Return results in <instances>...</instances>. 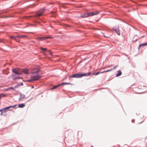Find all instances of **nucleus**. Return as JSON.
Returning <instances> with one entry per match:
<instances>
[{"label": "nucleus", "instance_id": "1", "mask_svg": "<svg viewBox=\"0 0 147 147\" xmlns=\"http://www.w3.org/2000/svg\"><path fill=\"white\" fill-rule=\"evenodd\" d=\"M46 9L45 8H43L40 9L38 11L36 15L31 16L30 20L33 22L35 23H40L42 22L43 23L46 22V20L44 19L40 18L39 16H41Z\"/></svg>", "mask_w": 147, "mask_h": 147}, {"label": "nucleus", "instance_id": "2", "mask_svg": "<svg viewBox=\"0 0 147 147\" xmlns=\"http://www.w3.org/2000/svg\"><path fill=\"white\" fill-rule=\"evenodd\" d=\"M13 74H12V79L13 80H16L17 79L18 80L21 79L22 78L19 76L21 75V73L19 72L16 68H13L12 69Z\"/></svg>", "mask_w": 147, "mask_h": 147}, {"label": "nucleus", "instance_id": "3", "mask_svg": "<svg viewBox=\"0 0 147 147\" xmlns=\"http://www.w3.org/2000/svg\"><path fill=\"white\" fill-rule=\"evenodd\" d=\"M17 106V105H10L8 107L3 108V109L2 110L5 111L6 112H7V111H11V110H10L9 109L11 108H14L15 109H16V107Z\"/></svg>", "mask_w": 147, "mask_h": 147}, {"label": "nucleus", "instance_id": "4", "mask_svg": "<svg viewBox=\"0 0 147 147\" xmlns=\"http://www.w3.org/2000/svg\"><path fill=\"white\" fill-rule=\"evenodd\" d=\"M53 37L51 36H47L46 37H38L36 38V40L42 41L48 39H52Z\"/></svg>", "mask_w": 147, "mask_h": 147}, {"label": "nucleus", "instance_id": "5", "mask_svg": "<svg viewBox=\"0 0 147 147\" xmlns=\"http://www.w3.org/2000/svg\"><path fill=\"white\" fill-rule=\"evenodd\" d=\"M100 12L98 11H96V12H91L86 13L87 17L93 16L99 13Z\"/></svg>", "mask_w": 147, "mask_h": 147}, {"label": "nucleus", "instance_id": "6", "mask_svg": "<svg viewBox=\"0 0 147 147\" xmlns=\"http://www.w3.org/2000/svg\"><path fill=\"white\" fill-rule=\"evenodd\" d=\"M113 30L115 31L118 35H120V33L119 32V26H115L113 28Z\"/></svg>", "mask_w": 147, "mask_h": 147}, {"label": "nucleus", "instance_id": "7", "mask_svg": "<svg viewBox=\"0 0 147 147\" xmlns=\"http://www.w3.org/2000/svg\"><path fill=\"white\" fill-rule=\"evenodd\" d=\"M32 80L34 81H35L38 80L39 78H40L41 77V76H40L39 75H34L32 76Z\"/></svg>", "mask_w": 147, "mask_h": 147}, {"label": "nucleus", "instance_id": "8", "mask_svg": "<svg viewBox=\"0 0 147 147\" xmlns=\"http://www.w3.org/2000/svg\"><path fill=\"white\" fill-rule=\"evenodd\" d=\"M82 77L84 76H90L92 75V72L90 71L88 72V73H82Z\"/></svg>", "mask_w": 147, "mask_h": 147}, {"label": "nucleus", "instance_id": "9", "mask_svg": "<svg viewBox=\"0 0 147 147\" xmlns=\"http://www.w3.org/2000/svg\"><path fill=\"white\" fill-rule=\"evenodd\" d=\"M82 77V73L79 72L76 74V78H80Z\"/></svg>", "mask_w": 147, "mask_h": 147}, {"label": "nucleus", "instance_id": "10", "mask_svg": "<svg viewBox=\"0 0 147 147\" xmlns=\"http://www.w3.org/2000/svg\"><path fill=\"white\" fill-rule=\"evenodd\" d=\"M122 74V73L121 70H119L117 71V73L116 74V77H118L120 76Z\"/></svg>", "mask_w": 147, "mask_h": 147}, {"label": "nucleus", "instance_id": "11", "mask_svg": "<svg viewBox=\"0 0 147 147\" xmlns=\"http://www.w3.org/2000/svg\"><path fill=\"white\" fill-rule=\"evenodd\" d=\"M22 71L23 73L26 74H29L28 70L27 69H22Z\"/></svg>", "mask_w": 147, "mask_h": 147}, {"label": "nucleus", "instance_id": "12", "mask_svg": "<svg viewBox=\"0 0 147 147\" xmlns=\"http://www.w3.org/2000/svg\"><path fill=\"white\" fill-rule=\"evenodd\" d=\"M25 97V96L23 94H20V97L18 99V101H20L22 99H23Z\"/></svg>", "mask_w": 147, "mask_h": 147}, {"label": "nucleus", "instance_id": "13", "mask_svg": "<svg viewBox=\"0 0 147 147\" xmlns=\"http://www.w3.org/2000/svg\"><path fill=\"white\" fill-rule=\"evenodd\" d=\"M25 106V105L24 103L20 104L18 105V107L20 108H23Z\"/></svg>", "mask_w": 147, "mask_h": 147}, {"label": "nucleus", "instance_id": "14", "mask_svg": "<svg viewBox=\"0 0 147 147\" xmlns=\"http://www.w3.org/2000/svg\"><path fill=\"white\" fill-rule=\"evenodd\" d=\"M16 37H17V38H26V36L25 35H17L16 36Z\"/></svg>", "mask_w": 147, "mask_h": 147}, {"label": "nucleus", "instance_id": "15", "mask_svg": "<svg viewBox=\"0 0 147 147\" xmlns=\"http://www.w3.org/2000/svg\"><path fill=\"white\" fill-rule=\"evenodd\" d=\"M80 17L82 18H84L86 17H87V13H84L82 14L80 16Z\"/></svg>", "mask_w": 147, "mask_h": 147}, {"label": "nucleus", "instance_id": "16", "mask_svg": "<svg viewBox=\"0 0 147 147\" xmlns=\"http://www.w3.org/2000/svg\"><path fill=\"white\" fill-rule=\"evenodd\" d=\"M10 38L11 39H13L16 41L17 42H19V41L17 40V37H16V36H11L10 37Z\"/></svg>", "mask_w": 147, "mask_h": 147}, {"label": "nucleus", "instance_id": "17", "mask_svg": "<svg viewBox=\"0 0 147 147\" xmlns=\"http://www.w3.org/2000/svg\"><path fill=\"white\" fill-rule=\"evenodd\" d=\"M76 78V74H73L69 76L68 78L69 79H70V78Z\"/></svg>", "mask_w": 147, "mask_h": 147}, {"label": "nucleus", "instance_id": "18", "mask_svg": "<svg viewBox=\"0 0 147 147\" xmlns=\"http://www.w3.org/2000/svg\"><path fill=\"white\" fill-rule=\"evenodd\" d=\"M147 45V42L140 44V47H144Z\"/></svg>", "mask_w": 147, "mask_h": 147}, {"label": "nucleus", "instance_id": "19", "mask_svg": "<svg viewBox=\"0 0 147 147\" xmlns=\"http://www.w3.org/2000/svg\"><path fill=\"white\" fill-rule=\"evenodd\" d=\"M62 86H63V85H67H67H73V84H71V83H69V82H62Z\"/></svg>", "mask_w": 147, "mask_h": 147}, {"label": "nucleus", "instance_id": "20", "mask_svg": "<svg viewBox=\"0 0 147 147\" xmlns=\"http://www.w3.org/2000/svg\"><path fill=\"white\" fill-rule=\"evenodd\" d=\"M3 109V108L1 109H0V112H1L0 113V115L1 116H3V112H6L5 111H3L2 110Z\"/></svg>", "mask_w": 147, "mask_h": 147}, {"label": "nucleus", "instance_id": "21", "mask_svg": "<svg viewBox=\"0 0 147 147\" xmlns=\"http://www.w3.org/2000/svg\"><path fill=\"white\" fill-rule=\"evenodd\" d=\"M51 16L53 17H56V15L55 13V12L52 11L51 12Z\"/></svg>", "mask_w": 147, "mask_h": 147}, {"label": "nucleus", "instance_id": "22", "mask_svg": "<svg viewBox=\"0 0 147 147\" xmlns=\"http://www.w3.org/2000/svg\"><path fill=\"white\" fill-rule=\"evenodd\" d=\"M40 69H39L35 71L34 72H33L32 73L33 74H35V73H36V74H38L39 73V72H40Z\"/></svg>", "mask_w": 147, "mask_h": 147}, {"label": "nucleus", "instance_id": "23", "mask_svg": "<svg viewBox=\"0 0 147 147\" xmlns=\"http://www.w3.org/2000/svg\"><path fill=\"white\" fill-rule=\"evenodd\" d=\"M92 75H97L99 74V72H92Z\"/></svg>", "mask_w": 147, "mask_h": 147}, {"label": "nucleus", "instance_id": "24", "mask_svg": "<svg viewBox=\"0 0 147 147\" xmlns=\"http://www.w3.org/2000/svg\"><path fill=\"white\" fill-rule=\"evenodd\" d=\"M3 13V12H2L1 13H0V18H5L6 17V16H4V15H1L2 14V13Z\"/></svg>", "mask_w": 147, "mask_h": 147}, {"label": "nucleus", "instance_id": "25", "mask_svg": "<svg viewBox=\"0 0 147 147\" xmlns=\"http://www.w3.org/2000/svg\"><path fill=\"white\" fill-rule=\"evenodd\" d=\"M1 98L2 97H5L6 96V94H3L1 93Z\"/></svg>", "mask_w": 147, "mask_h": 147}, {"label": "nucleus", "instance_id": "26", "mask_svg": "<svg viewBox=\"0 0 147 147\" xmlns=\"http://www.w3.org/2000/svg\"><path fill=\"white\" fill-rule=\"evenodd\" d=\"M67 4H68V3H63L62 4V6L63 7L66 8V7H65V5Z\"/></svg>", "mask_w": 147, "mask_h": 147}, {"label": "nucleus", "instance_id": "27", "mask_svg": "<svg viewBox=\"0 0 147 147\" xmlns=\"http://www.w3.org/2000/svg\"><path fill=\"white\" fill-rule=\"evenodd\" d=\"M60 86H62V83H60L57 85H55V87H56L57 88L59 87Z\"/></svg>", "mask_w": 147, "mask_h": 147}, {"label": "nucleus", "instance_id": "28", "mask_svg": "<svg viewBox=\"0 0 147 147\" xmlns=\"http://www.w3.org/2000/svg\"><path fill=\"white\" fill-rule=\"evenodd\" d=\"M57 88L56 87H55V86H53L51 88V90H53Z\"/></svg>", "mask_w": 147, "mask_h": 147}, {"label": "nucleus", "instance_id": "29", "mask_svg": "<svg viewBox=\"0 0 147 147\" xmlns=\"http://www.w3.org/2000/svg\"><path fill=\"white\" fill-rule=\"evenodd\" d=\"M9 88H10V90L12 89L14 91H16V90L15 89L14 87H9Z\"/></svg>", "mask_w": 147, "mask_h": 147}, {"label": "nucleus", "instance_id": "30", "mask_svg": "<svg viewBox=\"0 0 147 147\" xmlns=\"http://www.w3.org/2000/svg\"><path fill=\"white\" fill-rule=\"evenodd\" d=\"M19 86H23V83L22 82H21L18 84Z\"/></svg>", "mask_w": 147, "mask_h": 147}, {"label": "nucleus", "instance_id": "31", "mask_svg": "<svg viewBox=\"0 0 147 147\" xmlns=\"http://www.w3.org/2000/svg\"><path fill=\"white\" fill-rule=\"evenodd\" d=\"M40 49L41 50H42L44 51L47 50V49L46 48H43L42 47H41Z\"/></svg>", "mask_w": 147, "mask_h": 147}, {"label": "nucleus", "instance_id": "32", "mask_svg": "<svg viewBox=\"0 0 147 147\" xmlns=\"http://www.w3.org/2000/svg\"><path fill=\"white\" fill-rule=\"evenodd\" d=\"M31 76V78L30 79V80H27V81L28 82H31L32 81H33L32 80V76Z\"/></svg>", "mask_w": 147, "mask_h": 147}, {"label": "nucleus", "instance_id": "33", "mask_svg": "<svg viewBox=\"0 0 147 147\" xmlns=\"http://www.w3.org/2000/svg\"><path fill=\"white\" fill-rule=\"evenodd\" d=\"M48 53H49V54L51 55V56H53V54L52 53H51V51H50L49 50L48 51Z\"/></svg>", "mask_w": 147, "mask_h": 147}, {"label": "nucleus", "instance_id": "34", "mask_svg": "<svg viewBox=\"0 0 147 147\" xmlns=\"http://www.w3.org/2000/svg\"><path fill=\"white\" fill-rule=\"evenodd\" d=\"M10 90V89L9 87L7 88H4V90H5V91H7L9 90Z\"/></svg>", "mask_w": 147, "mask_h": 147}, {"label": "nucleus", "instance_id": "35", "mask_svg": "<svg viewBox=\"0 0 147 147\" xmlns=\"http://www.w3.org/2000/svg\"><path fill=\"white\" fill-rule=\"evenodd\" d=\"M7 115V114L6 113V112L5 113V112L3 113V115L4 116H6Z\"/></svg>", "mask_w": 147, "mask_h": 147}, {"label": "nucleus", "instance_id": "36", "mask_svg": "<svg viewBox=\"0 0 147 147\" xmlns=\"http://www.w3.org/2000/svg\"><path fill=\"white\" fill-rule=\"evenodd\" d=\"M18 87H19V86H18V84H17L16 86H15L14 87V88H15H15H17Z\"/></svg>", "mask_w": 147, "mask_h": 147}, {"label": "nucleus", "instance_id": "37", "mask_svg": "<svg viewBox=\"0 0 147 147\" xmlns=\"http://www.w3.org/2000/svg\"><path fill=\"white\" fill-rule=\"evenodd\" d=\"M118 66L117 65H116V66H114L113 68V69H115V68L117 67Z\"/></svg>", "mask_w": 147, "mask_h": 147}, {"label": "nucleus", "instance_id": "38", "mask_svg": "<svg viewBox=\"0 0 147 147\" xmlns=\"http://www.w3.org/2000/svg\"><path fill=\"white\" fill-rule=\"evenodd\" d=\"M105 73L104 71H101V72H99V74H100L103 73Z\"/></svg>", "mask_w": 147, "mask_h": 147}, {"label": "nucleus", "instance_id": "39", "mask_svg": "<svg viewBox=\"0 0 147 147\" xmlns=\"http://www.w3.org/2000/svg\"><path fill=\"white\" fill-rule=\"evenodd\" d=\"M134 119H133L131 120V121L132 123H134Z\"/></svg>", "mask_w": 147, "mask_h": 147}, {"label": "nucleus", "instance_id": "40", "mask_svg": "<svg viewBox=\"0 0 147 147\" xmlns=\"http://www.w3.org/2000/svg\"><path fill=\"white\" fill-rule=\"evenodd\" d=\"M109 70H107L104 71L105 73L107 72H109Z\"/></svg>", "mask_w": 147, "mask_h": 147}, {"label": "nucleus", "instance_id": "41", "mask_svg": "<svg viewBox=\"0 0 147 147\" xmlns=\"http://www.w3.org/2000/svg\"><path fill=\"white\" fill-rule=\"evenodd\" d=\"M123 54L127 57L128 56V55H127L125 54V53H123Z\"/></svg>", "mask_w": 147, "mask_h": 147}, {"label": "nucleus", "instance_id": "42", "mask_svg": "<svg viewBox=\"0 0 147 147\" xmlns=\"http://www.w3.org/2000/svg\"><path fill=\"white\" fill-rule=\"evenodd\" d=\"M109 71H111L112 70H113V68H111L110 69H109Z\"/></svg>", "mask_w": 147, "mask_h": 147}, {"label": "nucleus", "instance_id": "43", "mask_svg": "<svg viewBox=\"0 0 147 147\" xmlns=\"http://www.w3.org/2000/svg\"><path fill=\"white\" fill-rule=\"evenodd\" d=\"M4 88H3V89H0V90H1V91H5V90H4Z\"/></svg>", "mask_w": 147, "mask_h": 147}, {"label": "nucleus", "instance_id": "44", "mask_svg": "<svg viewBox=\"0 0 147 147\" xmlns=\"http://www.w3.org/2000/svg\"><path fill=\"white\" fill-rule=\"evenodd\" d=\"M0 42H3V40H0Z\"/></svg>", "mask_w": 147, "mask_h": 147}, {"label": "nucleus", "instance_id": "45", "mask_svg": "<svg viewBox=\"0 0 147 147\" xmlns=\"http://www.w3.org/2000/svg\"><path fill=\"white\" fill-rule=\"evenodd\" d=\"M103 36L105 37H109V36H105L104 35H103Z\"/></svg>", "mask_w": 147, "mask_h": 147}, {"label": "nucleus", "instance_id": "46", "mask_svg": "<svg viewBox=\"0 0 147 147\" xmlns=\"http://www.w3.org/2000/svg\"><path fill=\"white\" fill-rule=\"evenodd\" d=\"M140 47V45H139V46H138V49L139 50H140V47Z\"/></svg>", "mask_w": 147, "mask_h": 147}, {"label": "nucleus", "instance_id": "47", "mask_svg": "<svg viewBox=\"0 0 147 147\" xmlns=\"http://www.w3.org/2000/svg\"><path fill=\"white\" fill-rule=\"evenodd\" d=\"M143 122V121H142V122H140L139 123H138V124H140L141 123H142Z\"/></svg>", "mask_w": 147, "mask_h": 147}, {"label": "nucleus", "instance_id": "48", "mask_svg": "<svg viewBox=\"0 0 147 147\" xmlns=\"http://www.w3.org/2000/svg\"><path fill=\"white\" fill-rule=\"evenodd\" d=\"M34 88V86H32L31 88Z\"/></svg>", "mask_w": 147, "mask_h": 147}, {"label": "nucleus", "instance_id": "49", "mask_svg": "<svg viewBox=\"0 0 147 147\" xmlns=\"http://www.w3.org/2000/svg\"><path fill=\"white\" fill-rule=\"evenodd\" d=\"M1 94H0V100H1Z\"/></svg>", "mask_w": 147, "mask_h": 147}, {"label": "nucleus", "instance_id": "50", "mask_svg": "<svg viewBox=\"0 0 147 147\" xmlns=\"http://www.w3.org/2000/svg\"><path fill=\"white\" fill-rule=\"evenodd\" d=\"M145 36V35H144V36H142V37H144Z\"/></svg>", "mask_w": 147, "mask_h": 147}, {"label": "nucleus", "instance_id": "51", "mask_svg": "<svg viewBox=\"0 0 147 147\" xmlns=\"http://www.w3.org/2000/svg\"><path fill=\"white\" fill-rule=\"evenodd\" d=\"M8 74V73H7L5 74L7 75Z\"/></svg>", "mask_w": 147, "mask_h": 147}, {"label": "nucleus", "instance_id": "52", "mask_svg": "<svg viewBox=\"0 0 147 147\" xmlns=\"http://www.w3.org/2000/svg\"><path fill=\"white\" fill-rule=\"evenodd\" d=\"M137 41V40H134V41ZM134 41H133V42H134Z\"/></svg>", "mask_w": 147, "mask_h": 147}, {"label": "nucleus", "instance_id": "53", "mask_svg": "<svg viewBox=\"0 0 147 147\" xmlns=\"http://www.w3.org/2000/svg\"><path fill=\"white\" fill-rule=\"evenodd\" d=\"M17 147H19L18 146H17Z\"/></svg>", "mask_w": 147, "mask_h": 147}, {"label": "nucleus", "instance_id": "54", "mask_svg": "<svg viewBox=\"0 0 147 147\" xmlns=\"http://www.w3.org/2000/svg\"><path fill=\"white\" fill-rule=\"evenodd\" d=\"M91 147H93V146H91Z\"/></svg>", "mask_w": 147, "mask_h": 147}, {"label": "nucleus", "instance_id": "55", "mask_svg": "<svg viewBox=\"0 0 147 147\" xmlns=\"http://www.w3.org/2000/svg\"><path fill=\"white\" fill-rule=\"evenodd\" d=\"M136 114L137 115H138V114H137V113H136Z\"/></svg>", "mask_w": 147, "mask_h": 147}, {"label": "nucleus", "instance_id": "56", "mask_svg": "<svg viewBox=\"0 0 147 147\" xmlns=\"http://www.w3.org/2000/svg\"><path fill=\"white\" fill-rule=\"evenodd\" d=\"M102 34H104V33H102Z\"/></svg>", "mask_w": 147, "mask_h": 147}, {"label": "nucleus", "instance_id": "57", "mask_svg": "<svg viewBox=\"0 0 147 147\" xmlns=\"http://www.w3.org/2000/svg\"><path fill=\"white\" fill-rule=\"evenodd\" d=\"M129 57H128V59H129Z\"/></svg>", "mask_w": 147, "mask_h": 147}]
</instances>
